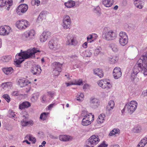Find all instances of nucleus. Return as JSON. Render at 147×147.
<instances>
[{
  "mask_svg": "<svg viewBox=\"0 0 147 147\" xmlns=\"http://www.w3.org/2000/svg\"><path fill=\"white\" fill-rule=\"evenodd\" d=\"M40 51L37 48L34 47L28 49L21 53L17 54L14 62L16 64L19 65L24 61V59L35 57V54L40 52Z\"/></svg>",
  "mask_w": 147,
  "mask_h": 147,
  "instance_id": "nucleus-1",
  "label": "nucleus"
},
{
  "mask_svg": "<svg viewBox=\"0 0 147 147\" xmlns=\"http://www.w3.org/2000/svg\"><path fill=\"white\" fill-rule=\"evenodd\" d=\"M138 62V67L141 70L143 69L144 75H147V52L141 57Z\"/></svg>",
  "mask_w": 147,
  "mask_h": 147,
  "instance_id": "nucleus-2",
  "label": "nucleus"
},
{
  "mask_svg": "<svg viewBox=\"0 0 147 147\" xmlns=\"http://www.w3.org/2000/svg\"><path fill=\"white\" fill-rule=\"evenodd\" d=\"M102 37L107 41L113 40L117 37L116 33L112 30H108L107 28H105L103 31Z\"/></svg>",
  "mask_w": 147,
  "mask_h": 147,
  "instance_id": "nucleus-3",
  "label": "nucleus"
},
{
  "mask_svg": "<svg viewBox=\"0 0 147 147\" xmlns=\"http://www.w3.org/2000/svg\"><path fill=\"white\" fill-rule=\"evenodd\" d=\"M100 141V139L98 135H93L88 139L86 147H94V146L97 145Z\"/></svg>",
  "mask_w": 147,
  "mask_h": 147,
  "instance_id": "nucleus-4",
  "label": "nucleus"
},
{
  "mask_svg": "<svg viewBox=\"0 0 147 147\" xmlns=\"http://www.w3.org/2000/svg\"><path fill=\"white\" fill-rule=\"evenodd\" d=\"M30 26L29 22L26 20L22 19L17 21L16 23V26L19 29L21 30H24Z\"/></svg>",
  "mask_w": 147,
  "mask_h": 147,
  "instance_id": "nucleus-5",
  "label": "nucleus"
},
{
  "mask_svg": "<svg viewBox=\"0 0 147 147\" xmlns=\"http://www.w3.org/2000/svg\"><path fill=\"white\" fill-rule=\"evenodd\" d=\"M94 116L91 113L85 115L82 121V124L83 126H87L90 124L94 120Z\"/></svg>",
  "mask_w": 147,
  "mask_h": 147,
  "instance_id": "nucleus-6",
  "label": "nucleus"
},
{
  "mask_svg": "<svg viewBox=\"0 0 147 147\" xmlns=\"http://www.w3.org/2000/svg\"><path fill=\"white\" fill-rule=\"evenodd\" d=\"M128 38L127 34L124 32H121L119 34V43L122 46H125L127 43Z\"/></svg>",
  "mask_w": 147,
  "mask_h": 147,
  "instance_id": "nucleus-7",
  "label": "nucleus"
},
{
  "mask_svg": "<svg viewBox=\"0 0 147 147\" xmlns=\"http://www.w3.org/2000/svg\"><path fill=\"white\" fill-rule=\"evenodd\" d=\"M98 85L103 89H110L112 87L111 84L106 79L100 80L98 82Z\"/></svg>",
  "mask_w": 147,
  "mask_h": 147,
  "instance_id": "nucleus-8",
  "label": "nucleus"
},
{
  "mask_svg": "<svg viewBox=\"0 0 147 147\" xmlns=\"http://www.w3.org/2000/svg\"><path fill=\"white\" fill-rule=\"evenodd\" d=\"M138 105L137 102L134 100H132L127 104V106L128 111L133 112L137 108Z\"/></svg>",
  "mask_w": 147,
  "mask_h": 147,
  "instance_id": "nucleus-9",
  "label": "nucleus"
},
{
  "mask_svg": "<svg viewBox=\"0 0 147 147\" xmlns=\"http://www.w3.org/2000/svg\"><path fill=\"white\" fill-rule=\"evenodd\" d=\"M71 21L70 17L68 16H65L63 19V26L65 29L69 28L71 24Z\"/></svg>",
  "mask_w": 147,
  "mask_h": 147,
  "instance_id": "nucleus-10",
  "label": "nucleus"
},
{
  "mask_svg": "<svg viewBox=\"0 0 147 147\" xmlns=\"http://www.w3.org/2000/svg\"><path fill=\"white\" fill-rule=\"evenodd\" d=\"M51 35V33L49 31H44L40 37V40L41 42H45L50 38Z\"/></svg>",
  "mask_w": 147,
  "mask_h": 147,
  "instance_id": "nucleus-11",
  "label": "nucleus"
},
{
  "mask_svg": "<svg viewBox=\"0 0 147 147\" xmlns=\"http://www.w3.org/2000/svg\"><path fill=\"white\" fill-rule=\"evenodd\" d=\"M12 4V0H0V7H7L8 10Z\"/></svg>",
  "mask_w": 147,
  "mask_h": 147,
  "instance_id": "nucleus-12",
  "label": "nucleus"
},
{
  "mask_svg": "<svg viewBox=\"0 0 147 147\" xmlns=\"http://www.w3.org/2000/svg\"><path fill=\"white\" fill-rule=\"evenodd\" d=\"M48 45L49 48L53 51L58 50L60 48L59 45L57 42L52 40L49 41Z\"/></svg>",
  "mask_w": 147,
  "mask_h": 147,
  "instance_id": "nucleus-13",
  "label": "nucleus"
},
{
  "mask_svg": "<svg viewBox=\"0 0 147 147\" xmlns=\"http://www.w3.org/2000/svg\"><path fill=\"white\" fill-rule=\"evenodd\" d=\"M11 28L8 26H5L0 27V34L1 35H7L10 32Z\"/></svg>",
  "mask_w": 147,
  "mask_h": 147,
  "instance_id": "nucleus-14",
  "label": "nucleus"
},
{
  "mask_svg": "<svg viewBox=\"0 0 147 147\" xmlns=\"http://www.w3.org/2000/svg\"><path fill=\"white\" fill-rule=\"evenodd\" d=\"M28 9L27 5L22 4L18 6L16 12L17 13L20 14L19 12L21 11L22 13H24Z\"/></svg>",
  "mask_w": 147,
  "mask_h": 147,
  "instance_id": "nucleus-15",
  "label": "nucleus"
},
{
  "mask_svg": "<svg viewBox=\"0 0 147 147\" xmlns=\"http://www.w3.org/2000/svg\"><path fill=\"white\" fill-rule=\"evenodd\" d=\"M113 74L115 79H118L121 77L122 75L121 69L119 67L115 68L113 70Z\"/></svg>",
  "mask_w": 147,
  "mask_h": 147,
  "instance_id": "nucleus-16",
  "label": "nucleus"
},
{
  "mask_svg": "<svg viewBox=\"0 0 147 147\" xmlns=\"http://www.w3.org/2000/svg\"><path fill=\"white\" fill-rule=\"evenodd\" d=\"M31 106V103L28 101H24L22 102L19 105V108L22 110L25 109H27Z\"/></svg>",
  "mask_w": 147,
  "mask_h": 147,
  "instance_id": "nucleus-17",
  "label": "nucleus"
},
{
  "mask_svg": "<svg viewBox=\"0 0 147 147\" xmlns=\"http://www.w3.org/2000/svg\"><path fill=\"white\" fill-rule=\"evenodd\" d=\"M67 40L66 41V44L67 45H75L76 44L77 41L75 38L72 36L67 38Z\"/></svg>",
  "mask_w": 147,
  "mask_h": 147,
  "instance_id": "nucleus-18",
  "label": "nucleus"
},
{
  "mask_svg": "<svg viewBox=\"0 0 147 147\" xmlns=\"http://www.w3.org/2000/svg\"><path fill=\"white\" fill-rule=\"evenodd\" d=\"M114 0H102L103 4L106 7H110L114 4Z\"/></svg>",
  "mask_w": 147,
  "mask_h": 147,
  "instance_id": "nucleus-19",
  "label": "nucleus"
},
{
  "mask_svg": "<svg viewBox=\"0 0 147 147\" xmlns=\"http://www.w3.org/2000/svg\"><path fill=\"white\" fill-rule=\"evenodd\" d=\"M47 12L46 11H42L39 14L38 18V20L40 21H42L46 19Z\"/></svg>",
  "mask_w": 147,
  "mask_h": 147,
  "instance_id": "nucleus-20",
  "label": "nucleus"
},
{
  "mask_svg": "<svg viewBox=\"0 0 147 147\" xmlns=\"http://www.w3.org/2000/svg\"><path fill=\"white\" fill-rule=\"evenodd\" d=\"M41 69L38 66L34 67L32 70V73L35 75H39L41 71Z\"/></svg>",
  "mask_w": 147,
  "mask_h": 147,
  "instance_id": "nucleus-21",
  "label": "nucleus"
},
{
  "mask_svg": "<svg viewBox=\"0 0 147 147\" xmlns=\"http://www.w3.org/2000/svg\"><path fill=\"white\" fill-rule=\"evenodd\" d=\"M2 70L4 73L6 75L11 74L14 71V70L11 67L3 68Z\"/></svg>",
  "mask_w": 147,
  "mask_h": 147,
  "instance_id": "nucleus-22",
  "label": "nucleus"
},
{
  "mask_svg": "<svg viewBox=\"0 0 147 147\" xmlns=\"http://www.w3.org/2000/svg\"><path fill=\"white\" fill-rule=\"evenodd\" d=\"M62 64L56 62H55L53 64V68L54 69L59 70V71H61V67Z\"/></svg>",
  "mask_w": 147,
  "mask_h": 147,
  "instance_id": "nucleus-23",
  "label": "nucleus"
},
{
  "mask_svg": "<svg viewBox=\"0 0 147 147\" xmlns=\"http://www.w3.org/2000/svg\"><path fill=\"white\" fill-rule=\"evenodd\" d=\"M71 137L66 135H62L59 136V140L63 141H67L71 139Z\"/></svg>",
  "mask_w": 147,
  "mask_h": 147,
  "instance_id": "nucleus-24",
  "label": "nucleus"
},
{
  "mask_svg": "<svg viewBox=\"0 0 147 147\" xmlns=\"http://www.w3.org/2000/svg\"><path fill=\"white\" fill-rule=\"evenodd\" d=\"M94 73L98 76L100 78H101L103 76V73L102 70L99 69H94L93 70Z\"/></svg>",
  "mask_w": 147,
  "mask_h": 147,
  "instance_id": "nucleus-25",
  "label": "nucleus"
},
{
  "mask_svg": "<svg viewBox=\"0 0 147 147\" xmlns=\"http://www.w3.org/2000/svg\"><path fill=\"white\" fill-rule=\"evenodd\" d=\"M147 143V138H144L141 140L137 147H144Z\"/></svg>",
  "mask_w": 147,
  "mask_h": 147,
  "instance_id": "nucleus-26",
  "label": "nucleus"
},
{
  "mask_svg": "<svg viewBox=\"0 0 147 147\" xmlns=\"http://www.w3.org/2000/svg\"><path fill=\"white\" fill-rule=\"evenodd\" d=\"M19 85L21 87H23L27 85L28 82H27L25 79H20L18 81Z\"/></svg>",
  "mask_w": 147,
  "mask_h": 147,
  "instance_id": "nucleus-27",
  "label": "nucleus"
},
{
  "mask_svg": "<svg viewBox=\"0 0 147 147\" xmlns=\"http://www.w3.org/2000/svg\"><path fill=\"white\" fill-rule=\"evenodd\" d=\"M29 39H32L35 37L36 32L34 30L32 29L29 30H27Z\"/></svg>",
  "mask_w": 147,
  "mask_h": 147,
  "instance_id": "nucleus-28",
  "label": "nucleus"
},
{
  "mask_svg": "<svg viewBox=\"0 0 147 147\" xmlns=\"http://www.w3.org/2000/svg\"><path fill=\"white\" fill-rule=\"evenodd\" d=\"M90 103L95 107H97L100 105L99 100L96 98H94L90 100Z\"/></svg>",
  "mask_w": 147,
  "mask_h": 147,
  "instance_id": "nucleus-29",
  "label": "nucleus"
},
{
  "mask_svg": "<svg viewBox=\"0 0 147 147\" xmlns=\"http://www.w3.org/2000/svg\"><path fill=\"white\" fill-rule=\"evenodd\" d=\"M75 2L72 0H70L65 3V5L68 8H70L75 5Z\"/></svg>",
  "mask_w": 147,
  "mask_h": 147,
  "instance_id": "nucleus-30",
  "label": "nucleus"
},
{
  "mask_svg": "<svg viewBox=\"0 0 147 147\" xmlns=\"http://www.w3.org/2000/svg\"><path fill=\"white\" fill-rule=\"evenodd\" d=\"M105 117V115L104 114L102 113L99 115L97 119L98 123H103Z\"/></svg>",
  "mask_w": 147,
  "mask_h": 147,
  "instance_id": "nucleus-31",
  "label": "nucleus"
},
{
  "mask_svg": "<svg viewBox=\"0 0 147 147\" xmlns=\"http://www.w3.org/2000/svg\"><path fill=\"white\" fill-rule=\"evenodd\" d=\"M115 106L114 102L113 100H110L109 102L108 105L107 106V109L108 111L113 109Z\"/></svg>",
  "mask_w": 147,
  "mask_h": 147,
  "instance_id": "nucleus-32",
  "label": "nucleus"
},
{
  "mask_svg": "<svg viewBox=\"0 0 147 147\" xmlns=\"http://www.w3.org/2000/svg\"><path fill=\"white\" fill-rule=\"evenodd\" d=\"M49 114V113H43L41 114L40 119L43 121L46 120L47 119Z\"/></svg>",
  "mask_w": 147,
  "mask_h": 147,
  "instance_id": "nucleus-33",
  "label": "nucleus"
},
{
  "mask_svg": "<svg viewBox=\"0 0 147 147\" xmlns=\"http://www.w3.org/2000/svg\"><path fill=\"white\" fill-rule=\"evenodd\" d=\"M120 130L117 128H115L113 129L109 134V136H113L116 134H119Z\"/></svg>",
  "mask_w": 147,
  "mask_h": 147,
  "instance_id": "nucleus-34",
  "label": "nucleus"
},
{
  "mask_svg": "<svg viewBox=\"0 0 147 147\" xmlns=\"http://www.w3.org/2000/svg\"><path fill=\"white\" fill-rule=\"evenodd\" d=\"M25 138L28 139L29 141H31L33 144L35 143L36 142L35 138L30 134H28L26 135Z\"/></svg>",
  "mask_w": 147,
  "mask_h": 147,
  "instance_id": "nucleus-35",
  "label": "nucleus"
},
{
  "mask_svg": "<svg viewBox=\"0 0 147 147\" xmlns=\"http://www.w3.org/2000/svg\"><path fill=\"white\" fill-rule=\"evenodd\" d=\"M11 59L10 56H4L2 57L1 60L4 62H7L11 61Z\"/></svg>",
  "mask_w": 147,
  "mask_h": 147,
  "instance_id": "nucleus-36",
  "label": "nucleus"
},
{
  "mask_svg": "<svg viewBox=\"0 0 147 147\" xmlns=\"http://www.w3.org/2000/svg\"><path fill=\"white\" fill-rule=\"evenodd\" d=\"M22 38L24 40H29L27 31L24 32L22 34Z\"/></svg>",
  "mask_w": 147,
  "mask_h": 147,
  "instance_id": "nucleus-37",
  "label": "nucleus"
},
{
  "mask_svg": "<svg viewBox=\"0 0 147 147\" xmlns=\"http://www.w3.org/2000/svg\"><path fill=\"white\" fill-rule=\"evenodd\" d=\"M12 84L11 82H7L3 83L2 84V86L4 89H5L11 86Z\"/></svg>",
  "mask_w": 147,
  "mask_h": 147,
  "instance_id": "nucleus-38",
  "label": "nucleus"
},
{
  "mask_svg": "<svg viewBox=\"0 0 147 147\" xmlns=\"http://www.w3.org/2000/svg\"><path fill=\"white\" fill-rule=\"evenodd\" d=\"M22 117L23 118V120L21 121V125L23 126H27V121H26V117L24 115Z\"/></svg>",
  "mask_w": 147,
  "mask_h": 147,
  "instance_id": "nucleus-39",
  "label": "nucleus"
},
{
  "mask_svg": "<svg viewBox=\"0 0 147 147\" xmlns=\"http://www.w3.org/2000/svg\"><path fill=\"white\" fill-rule=\"evenodd\" d=\"M118 59V57L114 56L112 58H110L109 60L111 63H113L117 62Z\"/></svg>",
  "mask_w": 147,
  "mask_h": 147,
  "instance_id": "nucleus-40",
  "label": "nucleus"
},
{
  "mask_svg": "<svg viewBox=\"0 0 147 147\" xmlns=\"http://www.w3.org/2000/svg\"><path fill=\"white\" fill-rule=\"evenodd\" d=\"M84 95L82 93H80L79 95H78L77 100L79 101H82L84 100Z\"/></svg>",
  "mask_w": 147,
  "mask_h": 147,
  "instance_id": "nucleus-41",
  "label": "nucleus"
},
{
  "mask_svg": "<svg viewBox=\"0 0 147 147\" xmlns=\"http://www.w3.org/2000/svg\"><path fill=\"white\" fill-rule=\"evenodd\" d=\"M111 47L114 52H116L118 50V49L116 45L115 44H111Z\"/></svg>",
  "mask_w": 147,
  "mask_h": 147,
  "instance_id": "nucleus-42",
  "label": "nucleus"
},
{
  "mask_svg": "<svg viewBox=\"0 0 147 147\" xmlns=\"http://www.w3.org/2000/svg\"><path fill=\"white\" fill-rule=\"evenodd\" d=\"M3 97L9 103L10 101V98L9 96L7 94H4L3 96Z\"/></svg>",
  "mask_w": 147,
  "mask_h": 147,
  "instance_id": "nucleus-43",
  "label": "nucleus"
},
{
  "mask_svg": "<svg viewBox=\"0 0 147 147\" xmlns=\"http://www.w3.org/2000/svg\"><path fill=\"white\" fill-rule=\"evenodd\" d=\"M73 82L74 85H80L83 84L82 80L80 79H79L78 80H75Z\"/></svg>",
  "mask_w": 147,
  "mask_h": 147,
  "instance_id": "nucleus-44",
  "label": "nucleus"
},
{
  "mask_svg": "<svg viewBox=\"0 0 147 147\" xmlns=\"http://www.w3.org/2000/svg\"><path fill=\"white\" fill-rule=\"evenodd\" d=\"M101 50L102 48L101 47H98L96 49L94 53L96 55L100 53Z\"/></svg>",
  "mask_w": 147,
  "mask_h": 147,
  "instance_id": "nucleus-45",
  "label": "nucleus"
},
{
  "mask_svg": "<svg viewBox=\"0 0 147 147\" xmlns=\"http://www.w3.org/2000/svg\"><path fill=\"white\" fill-rule=\"evenodd\" d=\"M93 35L90 34L87 37V41L88 42H91L93 41Z\"/></svg>",
  "mask_w": 147,
  "mask_h": 147,
  "instance_id": "nucleus-46",
  "label": "nucleus"
},
{
  "mask_svg": "<svg viewBox=\"0 0 147 147\" xmlns=\"http://www.w3.org/2000/svg\"><path fill=\"white\" fill-rule=\"evenodd\" d=\"M61 71H59V70H57V69H53V72L54 75L55 76H57L60 74V73L61 72Z\"/></svg>",
  "mask_w": 147,
  "mask_h": 147,
  "instance_id": "nucleus-47",
  "label": "nucleus"
},
{
  "mask_svg": "<svg viewBox=\"0 0 147 147\" xmlns=\"http://www.w3.org/2000/svg\"><path fill=\"white\" fill-rule=\"evenodd\" d=\"M48 95L52 98L54 96L55 92L54 91H49L47 92Z\"/></svg>",
  "mask_w": 147,
  "mask_h": 147,
  "instance_id": "nucleus-48",
  "label": "nucleus"
},
{
  "mask_svg": "<svg viewBox=\"0 0 147 147\" xmlns=\"http://www.w3.org/2000/svg\"><path fill=\"white\" fill-rule=\"evenodd\" d=\"M47 98V95H44L42 97L41 102L42 103H44L46 101Z\"/></svg>",
  "mask_w": 147,
  "mask_h": 147,
  "instance_id": "nucleus-49",
  "label": "nucleus"
},
{
  "mask_svg": "<svg viewBox=\"0 0 147 147\" xmlns=\"http://www.w3.org/2000/svg\"><path fill=\"white\" fill-rule=\"evenodd\" d=\"M9 116L10 117L13 118L15 116V113L13 112L12 111H9Z\"/></svg>",
  "mask_w": 147,
  "mask_h": 147,
  "instance_id": "nucleus-50",
  "label": "nucleus"
},
{
  "mask_svg": "<svg viewBox=\"0 0 147 147\" xmlns=\"http://www.w3.org/2000/svg\"><path fill=\"white\" fill-rule=\"evenodd\" d=\"M34 124V122L32 120H30L27 121V126L28 125H32Z\"/></svg>",
  "mask_w": 147,
  "mask_h": 147,
  "instance_id": "nucleus-51",
  "label": "nucleus"
},
{
  "mask_svg": "<svg viewBox=\"0 0 147 147\" xmlns=\"http://www.w3.org/2000/svg\"><path fill=\"white\" fill-rule=\"evenodd\" d=\"M108 146V145L106 144L105 142H104L102 143L98 147H107Z\"/></svg>",
  "mask_w": 147,
  "mask_h": 147,
  "instance_id": "nucleus-52",
  "label": "nucleus"
},
{
  "mask_svg": "<svg viewBox=\"0 0 147 147\" xmlns=\"http://www.w3.org/2000/svg\"><path fill=\"white\" fill-rule=\"evenodd\" d=\"M12 95L13 96H18L19 95L18 91H14L12 93Z\"/></svg>",
  "mask_w": 147,
  "mask_h": 147,
  "instance_id": "nucleus-53",
  "label": "nucleus"
},
{
  "mask_svg": "<svg viewBox=\"0 0 147 147\" xmlns=\"http://www.w3.org/2000/svg\"><path fill=\"white\" fill-rule=\"evenodd\" d=\"M67 86H68L70 85H74V82H71L69 83H66Z\"/></svg>",
  "mask_w": 147,
  "mask_h": 147,
  "instance_id": "nucleus-54",
  "label": "nucleus"
},
{
  "mask_svg": "<svg viewBox=\"0 0 147 147\" xmlns=\"http://www.w3.org/2000/svg\"><path fill=\"white\" fill-rule=\"evenodd\" d=\"M138 70L137 68H134L133 70V72L134 74H136L138 73Z\"/></svg>",
  "mask_w": 147,
  "mask_h": 147,
  "instance_id": "nucleus-55",
  "label": "nucleus"
},
{
  "mask_svg": "<svg viewBox=\"0 0 147 147\" xmlns=\"http://www.w3.org/2000/svg\"><path fill=\"white\" fill-rule=\"evenodd\" d=\"M83 47L86 48L87 47V42H85L82 45Z\"/></svg>",
  "mask_w": 147,
  "mask_h": 147,
  "instance_id": "nucleus-56",
  "label": "nucleus"
},
{
  "mask_svg": "<svg viewBox=\"0 0 147 147\" xmlns=\"http://www.w3.org/2000/svg\"><path fill=\"white\" fill-rule=\"evenodd\" d=\"M54 105V104H50L48 106V109L49 110H50L53 107Z\"/></svg>",
  "mask_w": 147,
  "mask_h": 147,
  "instance_id": "nucleus-57",
  "label": "nucleus"
},
{
  "mask_svg": "<svg viewBox=\"0 0 147 147\" xmlns=\"http://www.w3.org/2000/svg\"><path fill=\"white\" fill-rule=\"evenodd\" d=\"M88 86V84H84L83 87V88L84 89L87 88Z\"/></svg>",
  "mask_w": 147,
  "mask_h": 147,
  "instance_id": "nucleus-58",
  "label": "nucleus"
},
{
  "mask_svg": "<svg viewBox=\"0 0 147 147\" xmlns=\"http://www.w3.org/2000/svg\"><path fill=\"white\" fill-rule=\"evenodd\" d=\"M36 3L37 4V5L38 6L40 3V1L39 0H37L36 1Z\"/></svg>",
  "mask_w": 147,
  "mask_h": 147,
  "instance_id": "nucleus-59",
  "label": "nucleus"
},
{
  "mask_svg": "<svg viewBox=\"0 0 147 147\" xmlns=\"http://www.w3.org/2000/svg\"><path fill=\"white\" fill-rule=\"evenodd\" d=\"M142 94L144 96H146L147 95V93L146 91L143 92L142 93Z\"/></svg>",
  "mask_w": 147,
  "mask_h": 147,
  "instance_id": "nucleus-60",
  "label": "nucleus"
},
{
  "mask_svg": "<svg viewBox=\"0 0 147 147\" xmlns=\"http://www.w3.org/2000/svg\"><path fill=\"white\" fill-rule=\"evenodd\" d=\"M92 35H93V38H96L97 37V35L96 34H93Z\"/></svg>",
  "mask_w": 147,
  "mask_h": 147,
  "instance_id": "nucleus-61",
  "label": "nucleus"
},
{
  "mask_svg": "<svg viewBox=\"0 0 147 147\" xmlns=\"http://www.w3.org/2000/svg\"><path fill=\"white\" fill-rule=\"evenodd\" d=\"M111 147H120V146L118 145H115L111 146Z\"/></svg>",
  "mask_w": 147,
  "mask_h": 147,
  "instance_id": "nucleus-62",
  "label": "nucleus"
},
{
  "mask_svg": "<svg viewBox=\"0 0 147 147\" xmlns=\"http://www.w3.org/2000/svg\"><path fill=\"white\" fill-rule=\"evenodd\" d=\"M24 142H26L28 144H30V143L27 140H25L23 141Z\"/></svg>",
  "mask_w": 147,
  "mask_h": 147,
  "instance_id": "nucleus-63",
  "label": "nucleus"
},
{
  "mask_svg": "<svg viewBox=\"0 0 147 147\" xmlns=\"http://www.w3.org/2000/svg\"><path fill=\"white\" fill-rule=\"evenodd\" d=\"M118 8V6L117 5H115L114 8V9H115V10H117Z\"/></svg>",
  "mask_w": 147,
  "mask_h": 147,
  "instance_id": "nucleus-64",
  "label": "nucleus"
}]
</instances>
